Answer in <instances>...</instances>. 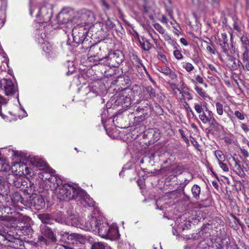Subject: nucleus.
<instances>
[{"label":"nucleus","mask_w":249,"mask_h":249,"mask_svg":"<svg viewBox=\"0 0 249 249\" xmlns=\"http://www.w3.org/2000/svg\"><path fill=\"white\" fill-rule=\"evenodd\" d=\"M56 192L57 197L60 200L75 199L77 202L80 201L81 204L85 207H94L95 202L87 193L70 184L66 183L58 186Z\"/></svg>","instance_id":"1"},{"label":"nucleus","mask_w":249,"mask_h":249,"mask_svg":"<svg viewBox=\"0 0 249 249\" xmlns=\"http://www.w3.org/2000/svg\"><path fill=\"white\" fill-rule=\"evenodd\" d=\"M16 228L9 224H0V244L6 245L16 249H22L23 242L18 238Z\"/></svg>","instance_id":"2"},{"label":"nucleus","mask_w":249,"mask_h":249,"mask_svg":"<svg viewBox=\"0 0 249 249\" xmlns=\"http://www.w3.org/2000/svg\"><path fill=\"white\" fill-rule=\"evenodd\" d=\"M83 227L85 230L98 234L102 238H105L107 235V231L109 225L106 222H103L102 220L98 219L96 217H91L85 221Z\"/></svg>","instance_id":"3"},{"label":"nucleus","mask_w":249,"mask_h":249,"mask_svg":"<svg viewBox=\"0 0 249 249\" xmlns=\"http://www.w3.org/2000/svg\"><path fill=\"white\" fill-rule=\"evenodd\" d=\"M124 55L118 50L110 52L108 55L99 60V63L104 64L110 67H118L124 60Z\"/></svg>","instance_id":"4"},{"label":"nucleus","mask_w":249,"mask_h":249,"mask_svg":"<svg viewBox=\"0 0 249 249\" xmlns=\"http://www.w3.org/2000/svg\"><path fill=\"white\" fill-rule=\"evenodd\" d=\"M194 108L198 114L199 119L203 124H207L213 117V112L209 109L206 103H196L194 104Z\"/></svg>","instance_id":"5"},{"label":"nucleus","mask_w":249,"mask_h":249,"mask_svg":"<svg viewBox=\"0 0 249 249\" xmlns=\"http://www.w3.org/2000/svg\"><path fill=\"white\" fill-rule=\"evenodd\" d=\"M27 189H24V192L28 195H33L35 191V186L34 183H30L29 187L27 186ZM32 199L30 200V204L33 205L36 210L42 209L45 205L44 198L40 196L36 195L35 196L32 195Z\"/></svg>","instance_id":"6"},{"label":"nucleus","mask_w":249,"mask_h":249,"mask_svg":"<svg viewBox=\"0 0 249 249\" xmlns=\"http://www.w3.org/2000/svg\"><path fill=\"white\" fill-rule=\"evenodd\" d=\"M40 231L41 236L39 239L41 242L44 243L46 245H49L51 243L56 242V235L50 227L45 225H41Z\"/></svg>","instance_id":"7"},{"label":"nucleus","mask_w":249,"mask_h":249,"mask_svg":"<svg viewBox=\"0 0 249 249\" xmlns=\"http://www.w3.org/2000/svg\"><path fill=\"white\" fill-rule=\"evenodd\" d=\"M0 89L3 90L7 96H11L17 91V88L12 80L7 79L0 80Z\"/></svg>","instance_id":"8"},{"label":"nucleus","mask_w":249,"mask_h":249,"mask_svg":"<svg viewBox=\"0 0 249 249\" xmlns=\"http://www.w3.org/2000/svg\"><path fill=\"white\" fill-rule=\"evenodd\" d=\"M127 90H130L127 88L123 89L117 96L115 101V104L121 106L123 108H126L131 104V100L130 97L128 96Z\"/></svg>","instance_id":"9"},{"label":"nucleus","mask_w":249,"mask_h":249,"mask_svg":"<svg viewBox=\"0 0 249 249\" xmlns=\"http://www.w3.org/2000/svg\"><path fill=\"white\" fill-rule=\"evenodd\" d=\"M63 238L67 239V242L69 244L74 245L78 244H84L85 239L84 236L81 234L65 232L62 234Z\"/></svg>","instance_id":"10"},{"label":"nucleus","mask_w":249,"mask_h":249,"mask_svg":"<svg viewBox=\"0 0 249 249\" xmlns=\"http://www.w3.org/2000/svg\"><path fill=\"white\" fill-rule=\"evenodd\" d=\"M55 172V171L51 168L43 169L38 174L39 177L44 181L48 180L49 182H52L55 180L57 181V184L58 185L59 183H61V180L60 179L59 181H57V177L53 176Z\"/></svg>","instance_id":"11"},{"label":"nucleus","mask_w":249,"mask_h":249,"mask_svg":"<svg viewBox=\"0 0 249 249\" xmlns=\"http://www.w3.org/2000/svg\"><path fill=\"white\" fill-rule=\"evenodd\" d=\"M52 15V6L48 4L43 6L39 9L36 17L39 18L40 20L42 19L44 22H47L51 19Z\"/></svg>","instance_id":"12"},{"label":"nucleus","mask_w":249,"mask_h":249,"mask_svg":"<svg viewBox=\"0 0 249 249\" xmlns=\"http://www.w3.org/2000/svg\"><path fill=\"white\" fill-rule=\"evenodd\" d=\"M14 207L1 205V212L3 215L8 218L3 219V221H11L19 217V213L17 212Z\"/></svg>","instance_id":"13"},{"label":"nucleus","mask_w":249,"mask_h":249,"mask_svg":"<svg viewBox=\"0 0 249 249\" xmlns=\"http://www.w3.org/2000/svg\"><path fill=\"white\" fill-rule=\"evenodd\" d=\"M227 56V65L232 71L241 70L242 63L235 57L231 56L229 53L225 54Z\"/></svg>","instance_id":"14"},{"label":"nucleus","mask_w":249,"mask_h":249,"mask_svg":"<svg viewBox=\"0 0 249 249\" xmlns=\"http://www.w3.org/2000/svg\"><path fill=\"white\" fill-rule=\"evenodd\" d=\"M11 198L12 206L15 209H20L21 206L19 204L26 205L21 195L17 192L13 193L11 195Z\"/></svg>","instance_id":"15"},{"label":"nucleus","mask_w":249,"mask_h":249,"mask_svg":"<svg viewBox=\"0 0 249 249\" xmlns=\"http://www.w3.org/2000/svg\"><path fill=\"white\" fill-rule=\"evenodd\" d=\"M219 44L222 49V52L225 54L229 53L230 46L228 43V37L225 33H222L220 37L219 38Z\"/></svg>","instance_id":"16"},{"label":"nucleus","mask_w":249,"mask_h":249,"mask_svg":"<svg viewBox=\"0 0 249 249\" xmlns=\"http://www.w3.org/2000/svg\"><path fill=\"white\" fill-rule=\"evenodd\" d=\"M85 28L79 25L74 27L72 31V35L73 40L76 43H78L80 40H76L77 38L80 39L81 37H83L84 34L86 33Z\"/></svg>","instance_id":"17"},{"label":"nucleus","mask_w":249,"mask_h":249,"mask_svg":"<svg viewBox=\"0 0 249 249\" xmlns=\"http://www.w3.org/2000/svg\"><path fill=\"white\" fill-rule=\"evenodd\" d=\"M57 21L59 24H65L71 20L70 16L65 10L61 11L56 17Z\"/></svg>","instance_id":"18"},{"label":"nucleus","mask_w":249,"mask_h":249,"mask_svg":"<svg viewBox=\"0 0 249 249\" xmlns=\"http://www.w3.org/2000/svg\"><path fill=\"white\" fill-rule=\"evenodd\" d=\"M10 193L8 183L6 182L3 177L0 176V195L8 196Z\"/></svg>","instance_id":"19"},{"label":"nucleus","mask_w":249,"mask_h":249,"mask_svg":"<svg viewBox=\"0 0 249 249\" xmlns=\"http://www.w3.org/2000/svg\"><path fill=\"white\" fill-rule=\"evenodd\" d=\"M14 227L16 228L17 231L18 232V238L19 240V236L20 235V234H22L23 235L27 236L28 237H29L30 236L32 235L33 233V230L31 228V226H26L25 227H23V228L21 230L19 229V228H18V227L14 226Z\"/></svg>","instance_id":"20"},{"label":"nucleus","mask_w":249,"mask_h":249,"mask_svg":"<svg viewBox=\"0 0 249 249\" xmlns=\"http://www.w3.org/2000/svg\"><path fill=\"white\" fill-rule=\"evenodd\" d=\"M130 90H127L128 93H131V95L134 97H137L140 99L142 96V89L141 87L138 85H134L132 86L131 89H128Z\"/></svg>","instance_id":"21"},{"label":"nucleus","mask_w":249,"mask_h":249,"mask_svg":"<svg viewBox=\"0 0 249 249\" xmlns=\"http://www.w3.org/2000/svg\"><path fill=\"white\" fill-rule=\"evenodd\" d=\"M191 81L195 85V90L199 96L202 97L204 100H206L207 98L209 99H211V98L208 95V94L203 89L199 87L197 85H196V81H195L193 79H192Z\"/></svg>","instance_id":"22"},{"label":"nucleus","mask_w":249,"mask_h":249,"mask_svg":"<svg viewBox=\"0 0 249 249\" xmlns=\"http://www.w3.org/2000/svg\"><path fill=\"white\" fill-rule=\"evenodd\" d=\"M39 219L44 224H53V218L51 215L47 213H44L42 214H39L38 215Z\"/></svg>","instance_id":"23"},{"label":"nucleus","mask_w":249,"mask_h":249,"mask_svg":"<svg viewBox=\"0 0 249 249\" xmlns=\"http://www.w3.org/2000/svg\"><path fill=\"white\" fill-rule=\"evenodd\" d=\"M139 42L142 50L148 51L150 50L152 47V45L150 43L148 40L145 37H142L141 39L138 38Z\"/></svg>","instance_id":"24"},{"label":"nucleus","mask_w":249,"mask_h":249,"mask_svg":"<svg viewBox=\"0 0 249 249\" xmlns=\"http://www.w3.org/2000/svg\"><path fill=\"white\" fill-rule=\"evenodd\" d=\"M232 160L234 161V171L239 177L244 178L246 176V174L240 164L239 161L237 160L234 158H232Z\"/></svg>","instance_id":"25"},{"label":"nucleus","mask_w":249,"mask_h":249,"mask_svg":"<svg viewBox=\"0 0 249 249\" xmlns=\"http://www.w3.org/2000/svg\"><path fill=\"white\" fill-rule=\"evenodd\" d=\"M108 230L107 231V235L105 238L113 239L117 237L118 235V230L116 227L109 226Z\"/></svg>","instance_id":"26"},{"label":"nucleus","mask_w":249,"mask_h":249,"mask_svg":"<svg viewBox=\"0 0 249 249\" xmlns=\"http://www.w3.org/2000/svg\"><path fill=\"white\" fill-rule=\"evenodd\" d=\"M12 180H13V184L14 186H15L17 188H21V189H23V188L22 186H24L25 184H23L24 183H26L25 181H22V179L18 176H15L14 175H12Z\"/></svg>","instance_id":"27"},{"label":"nucleus","mask_w":249,"mask_h":249,"mask_svg":"<svg viewBox=\"0 0 249 249\" xmlns=\"http://www.w3.org/2000/svg\"><path fill=\"white\" fill-rule=\"evenodd\" d=\"M184 169V168L183 166L175 164L172 165L169 170L170 173H172L174 176H177L178 174H181Z\"/></svg>","instance_id":"28"},{"label":"nucleus","mask_w":249,"mask_h":249,"mask_svg":"<svg viewBox=\"0 0 249 249\" xmlns=\"http://www.w3.org/2000/svg\"><path fill=\"white\" fill-rule=\"evenodd\" d=\"M144 96H147L146 98H152L156 96L155 90L151 86H148L143 90Z\"/></svg>","instance_id":"29"},{"label":"nucleus","mask_w":249,"mask_h":249,"mask_svg":"<svg viewBox=\"0 0 249 249\" xmlns=\"http://www.w3.org/2000/svg\"><path fill=\"white\" fill-rule=\"evenodd\" d=\"M240 41L241 42V47L243 49H249V39L247 36V34H244L240 37Z\"/></svg>","instance_id":"30"},{"label":"nucleus","mask_w":249,"mask_h":249,"mask_svg":"<svg viewBox=\"0 0 249 249\" xmlns=\"http://www.w3.org/2000/svg\"><path fill=\"white\" fill-rule=\"evenodd\" d=\"M200 191L201 189L200 187L197 185L195 184L192 187L191 192L192 195L193 197L196 200H198L199 199Z\"/></svg>","instance_id":"31"},{"label":"nucleus","mask_w":249,"mask_h":249,"mask_svg":"<svg viewBox=\"0 0 249 249\" xmlns=\"http://www.w3.org/2000/svg\"><path fill=\"white\" fill-rule=\"evenodd\" d=\"M42 48L44 52L50 54L53 52V46L48 42H44L42 43Z\"/></svg>","instance_id":"32"},{"label":"nucleus","mask_w":249,"mask_h":249,"mask_svg":"<svg viewBox=\"0 0 249 249\" xmlns=\"http://www.w3.org/2000/svg\"><path fill=\"white\" fill-rule=\"evenodd\" d=\"M54 220L58 223H67V221H66L65 215L61 212H58L56 213V216L54 219H53V220Z\"/></svg>","instance_id":"33"},{"label":"nucleus","mask_w":249,"mask_h":249,"mask_svg":"<svg viewBox=\"0 0 249 249\" xmlns=\"http://www.w3.org/2000/svg\"><path fill=\"white\" fill-rule=\"evenodd\" d=\"M32 165L37 167H43L46 165V163L41 159L35 158L31 161Z\"/></svg>","instance_id":"34"},{"label":"nucleus","mask_w":249,"mask_h":249,"mask_svg":"<svg viewBox=\"0 0 249 249\" xmlns=\"http://www.w3.org/2000/svg\"><path fill=\"white\" fill-rule=\"evenodd\" d=\"M214 156L216 158L218 162L224 161L225 160V157L223 152L220 150H216L214 151Z\"/></svg>","instance_id":"35"},{"label":"nucleus","mask_w":249,"mask_h":249,"mask_svg":"<svg viewBox=\"0 0 249 249\" xmlns=\"http://www.w3.org/2000/svg\"><path fill=\"white\" fill-rule=\"evenodd\" d=\"M208 123L209 124L210 126L214 129L215 130L219 129L220 126V124L217 122V121L213 117Z\"/></svg>","instance_id":"36"},{"label":"nucleus","mask_w":249,"mask_h":249,"mask_svg":"<svg viewBox=\"0 0 249 249\" xmlns=\"http://www.w3.org/2000/svg\"><path fill=\"white\" fill-rule=\"evenodd\" d=\"M90 249H106V246L102 242H95L91 245Z\"/></svg>","instance_id":"37"},{"label":"nucleus","mask_w":249,"mask_h":249,"mask_svg":"<svg viewBox=\"0 0 249 249\" xmlns=\"http://www.w3.org/2000/svg\"><path fill=\"white\" fill-rule=\"evenodd\" d=\"M215 107L217 114L219 116H222L224 112L223 104H222L220 102H216Z\"/></svg>","instance_id":"38"},{"label":"nucleus","mask_w":249,"mask_h":249,"mask_svg":"<svg viewBox=\"0 0 249 249\" xmlns=\"http://www.w3.org/2000/svg\"><path fill=\"white\" fill-rule=\"evenodd\" d=\"M159 71L166 75L169 74H171L172 76L175 75V72H173L169 68L160 67Z\"/></svg>","instance_id":"39"},{"label":"nucleus","mask_w":249,"mask_h":249,"mask_svg":"<svg viewBox=\"0 0 249 249\" xmlns=\"http://www.w3.org/2000/svg\"><path fill=\"white\" fill-rule=\"evenodd\" d=\"M182 67L188 72L192 71L194 69L193 65L189 62L182 63Z\"/></svg>","instance_id":"40"},{"label":"nucleus","mask_w":249,"mask_h":249,"mask_svg":"<svg viewBox=\"0 0 249 249\" xmlns=\"http://www.w3.org/2000/svg\"><path fill=\"white\" fill-rule=\"evenodd\" d=\"M244 52L242 54V58L243 63L249 62V49H243Z\"/></svg>","instance_id":"41"},{"label":"nucleus","mask_w":249,"mask_h":249,"mask_svg":"<svg viewBox=\"0 0 249 249\" xmlns=\"http://www.w3.org/2000/svg\"><path fill=\"white\" fill-rule=\"evenodd\" d=\"M205 42L207 44V45L206 46L207 51H208L212 54H215V49L214 45H213L211 43L207 41H205Z\"/></svg>","instance_id":"42"},{"label":"nucleus","mask_w":249,"mask_h":249,"mask_svg":"<svg viewBox=\"0 0 249 249\" xmlns=\"http://www.w3.org/2000/svg\"><path fill=\"white\" fill-rule=\"evenodd\" d=\"M71 222L67 221V224H71V226L74 227L78 226L79 219L76 216L71 217L70 218Z\"/></svg>","instance_id":"43"},{"label":"nucleus","mask_w":249,"mask_h":249,"mask_svg":"<svg viewBox=\"0 0 249 249\" xmlns=\"http://www.w3.org/2000/svg\"><path fill=\"white\" fill-rule=\"evenodd\" d=\"M14 166H18L19 168L21 167L22 168V170H23V168H24L25 172H23V173L27 175L31 174L30 169L28 167H27L25 165H23L21 163L17 162L15 163Z\"/></svg>","instance_id":"44"},{"label":"nucleus","mask_w":249,"mask_h":249,"mask_svg":"<svg viewBox=\"0 0 249 249\" xmlns=\"http://www.w3.org/2000/svg\"><path fill=\"white\" fill-rule=\"evenodd\" d=\"M230 216L232 218V219L231 220L233 221V223L234 224H236L237 226L239 225L241 228L243 227V224L241 223L240 220L233 214L231 213Z\"/></svg>","instance_id":"45"},{"label":"nucleus","mask_w":249,"mask_h":249,"mask_svg":"<svg viewBox=\"0 0 249 249\" xmlns=\"http://www.w3.org/2000/svg\"><path fill=\"white\" fill-rule=\"evenodd\" d=\"M153 26L160 34H164L165 33V29L160 24L155 23Z\"/></svg>","instance_id":"46"},{"label":"nucleus","mask_w":249,"mask_h":249,"mask_svg":"<svg viewBox=\"0 0 249 249\" xmlns=\"http://www.w3.org/2000/svg\"><path fill=\"white\" fill-rule=\"evenodd\" d=\"M173 54L175 57L178 60L182 59L183 57V55L181 53V51L178 49H176L174 51Z\"/></svg>","instance_id":"47"},{"label":"nucleus","mask_w":249,"mask_h":249,"mask_svg":"<svg viewBox=\"0 0 249 249\" xmlns=\"http://www.w3.org/2000/svg\"><path fill=\"white\" fill-rule=\"evenodd\" d=\"M185 87L182 88V93H183V95L186 97V99L188 100H191L193 99V96L187 90H184L185 89Z\"/></svg>","instance_id":"48"},{"label":"nucleus","mask_w":249,"mask_h":249,"mask_svg":"<svg viewBox=\"0 0 249 249\" xmlns=\"http://www.w3.org/2000/svg\"><path fill=\"white\" fill-rule=\"evenodd\" d=\"M235 117L240 120H244L245 119V115L239 111H235L234 112Z\"/></svg>","instance_id":"49"},{"label":"nucleus","mask_w":249,"mask_h":249,"mask_svg":"<svg viewBox=\"0 0 249 249\" xmlns=\"http://www.w3.org/2000/svg\"><path fill=\"white\" fill-rule=\"evenodd\" d=\"M55 249H75L70 245H60L55 247Z\"/></svg>","instance_id":"50"},{"label":"nucleus","mask_w":249,"mask_h":249,"mask_svg":"<svg viewBox=\"0 0 249 249\" xmlns=\"http://www.w3.org/2000/svg\"><path fill=\"white\" fill-rule=\"evenodd\" d=\"M219 165L220 167L223 170L224 172L229 171V168L227 164L223 162V161H221L218 162Z\"/></svg>","instance_id":"51"},{"label":"nucleus","mask_w":249,"mask_h":249,"mask_svg":"<svg viewBox=\"0 0 249 249\" xmlns=\"http://www.w3.org/2000/svg\"><path fill=\"white\" fill-rule=\"evenodd\" d=\"M154 106L155 107V111L159 115L162 114L163 112L162 108L157 103L154 104Z\"/></svg>","instance_id":"52"},{"label":"nucleus","mask_w":249,"mask_h":249,"mask_svg":"<svg viewBox=\"0 0 249 249\" xmlns=\"http://www.w3.org/2000/svg\"><path fill=\"white\" fill-rule=\"evenodd\" d=\"M240 150L241 153L245 158H247L249 157V153L247 150H246L244 148H241Z\"/></svg>","instance_id":"53"},{"label":"nucleus","mask_w":249,"mask_h":249,"mask_svg":"<svg viewBox=\"0 0 249 249\" xmlns=\"http://www.w3.org/2000/svg\"><path fill=\"white\" fill-rule=\"evenodd\" d=\"M180 135L181 136V138L183 139V140L188 144L189 143V140L185 136L184 131L181 129H179L178 130Z\"/></svg>","instance_id":"54"},{"label":"nucleus","mask_w":249,"mask_h":249,"mask_svg":"<svg viewBox=\"0 0 249 249\" xmlns=\"http://www.w3.org/2000/svg\"><path fill=\"white\" fill-rule=\"evenodd\" d=\"M196 81V84L197 83L199 84H203L204 80L203 78L199 75H197L196 76V79L194 80Z\"/></svg>","instance_id":"55"},{"label":"nucleus","mask_w":249,"mask_h":249,"mask_svg":"<svg viewBox=\"0 0 249 249\" xmlns=\"http://www.w3.org/2000/svg\"><path fill=\"white\" fill-rule=\"evenodd\" d=\"M100 3L102 6H104L107 10L109 9V6L105 0H100Z\"/></svg>","instance_id":"56"},{"label":"nucleus","mask_w":249,"mask_h":249,"mask_svg":"<svg viewBox=\"0 0 249 249\" xmlns=\"http://www.w3.org/2000/svg\"><path fill=\"white\" fill-rule=\"evenodd\" d=\"M241 69L246 70L249 71V61L244 63H242Z\"/></svg>","instance_id":"57"},{"label":"nucleus","mask_w":249,"mask_h":249,"mask_svg":"<svg viewBox=\"0 0 249 249\" xmlns=\"http://www.w3.org/2000/svg\"><path fill=\"white\" fill-rule=\"evenodd\" d=\"M241 127L246 133L249 131V127L246 124H242Z\"/></svg>","instance_id":"58"},{"label":"nucleus","mask_w":249,"mask_h":249,"mask_svg":"<svg viewBox=\"0 0 249 249\" xmlns=\"http://www.w3.org/2000/svg\"><path fill=\"white\" fill-rule=\"evenodd\" d=\"M224 142L228 144H231L232 142V140L231 138L229 137H225L224 138Z\"/></svg>","instance_id":"59"},{"label":"nucleus","mask_w":249,"mask_h":249,"mask_svg":"<svg viewBox=\"0 0 249 249\" xmlns=\"http://www.w3.org/2000/svg\"><path fill=\"white\" fill-rule=\"evenodd\" d=\"M149 35L151 36V37L153 39L154 41L156 43L157 42V38L154 35H153L152 33L150 31H148Z\"/></svg>","instance_id":"60"},{"label":"nucleus","mask_w":249,"mask_h":249,"mask_svg":"<svg viewBox=\"0 0 249 249\" xmlns=\"http://www.w3.org/2000/svg\"><path fill=\"white\" fill-rule=\"evenodd\" d=\"M229 225L231 227L233 228L235 230L238 229V226H237L236 224H234V223H233V222L230 221V223H229Z\"/></svg>","instance_id":"61"},{"label":"nucleus","mask_w":249,"mask_h":249,"mask_svg":"<svg viewBox=\"0 0 249 249\" xmlns=\"http://www.w3.org/2000/svg\"><path fill=\"white\" fill-rule=\"evenodd\" d=\"M172 89L175 94H177V91H178L179 94L182 93V91L177 87H174V88L173 87Z\"/></svg>","instance_id":"62"},{"label":"nucleus","mask_w":249,"mask_h":249,"mask_svg":"<svg viewBox=\"0 0 249 249\" xmlns=\"http://www.w3.org/2000/svg\"><path fill=\"white\" fill-rule=\"evenodd\" d=\"M208 68L209 69V70H210L211 71H215V72H216L217 71L216 70V68L214 67V66L212 65V64H209L208 65Z\"/></svg>","instance_id":"63"},{"label":"nucleus","mask_w":249,"mask_h":249,"mask_svg":"<svg viewBox=\"0 0 249 249\" xmlns=\"http://www.w3.org/2000/svg\"><path fill=\"white\" fill-rule=\"evenodd\" d=\"M180 41L182 44H183L185 46H187L188 45V42L184 38H181L180 39Z\"/></svg>","instance_id":"64"}]
</instances>
